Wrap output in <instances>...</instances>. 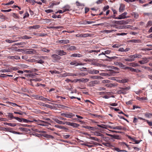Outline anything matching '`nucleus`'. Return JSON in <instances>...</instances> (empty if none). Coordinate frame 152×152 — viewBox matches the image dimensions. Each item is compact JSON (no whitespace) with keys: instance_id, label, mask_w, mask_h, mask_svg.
I'll list each match as a JSON object with an SVG mask.
<instances>
[{"instance_id":"40","label":"nucleus","mask_w":152,"mask_h":152,"mask_svg":"<svg viewBox=\"0 0 152 152\" xmlns=\"http://www.w3.org/2000/svg\"><path fill=\"white\" fill-rule=\"evenodd\" d=\"M105 56L106 57H107V58L111 59V60L115 59H116L118 58L116 56H115L110 57L108 56H107L106 55H105Z\"/></svg>"},{"instance_id":"7","label":"nucleus","mask_w":152,"mask_h":152,"mask_svg":"<svg viewBox=\"0 0 152 152\" xmlns=\"http://www.w3.org/2000/svg\"><path fill=\"white\" fill-rule=\"evenodd\" d=\"M65 124L71 126L73 127H77L79 126V125L77 123H71L67 121L65 122Z\"/></svg>"},{"instance_id":"56","label":"nucleus","mask_w":152,"mask_h":152,"mask_svg":"<svg viewBox=\"0 0 152 152\" xmlns=\"http://www.w3.org/2000/svg\"><path fill=\"white\" fill-rule=\"evenodd\" d=\"M146 121L147 123L148 124L149 126H152V121H149L148 120H146Z\"/></svg>"},{"instance_id":"57","label":"nucleus","mask_w":152,"mask_h":152,"mask_svg":"<svg viewBox=\"0 0 152 152\" xmlns=\"http://www.w3.org/2000/svg\"><path fill=\"white\" fill-rule=\"evenodd\" d=\"M110 107L111 109H114L115 111H120L119 109H117L112 107Z\"/></svg>"},{"instance_id":"17","label":"nucleus","mask_w":152,"mask_h":152,"mask_svg":"<svg viewBox=\"0 0 152 152\" xmlns=\"http://www.w3.org/2000/svg\"><path fill=\"white\" fill-rule=\"evenodd\" d=\"M53 120L55 121L57 123L59 124H65V122L64 123L62 121H61L59 120H58L57 118H55L53 119Z\"/></svg>"},{"instance_id":"51","label":"nucleus","mask_w":152,"mask_h":152,"mask_svg":"<svg viewBox=\"0 0 152 152\" xmlns=\"http://www.w3.org/2000/svg\"><path fill=\"white\" fill-rule=\"evenodd\" d=\"M87 129H91V130H95V129H96L95 128H94V127H92L88 126V127H87Z\"/></svg>"},{"instance_id":"9","label":"nucleus","mask_w":152,"mask_h":152,"mask_svg":"<svg viewBox=\"0 0 152 152\" xmlns=\"http://www.w3.org/2000/svg\"><path fill=\"white\" fill-rule=\"evenodd\" d=\"M142 60L139 61L138 62L141 64H144L147 63L149 61V60H147L146 57L142 58Z\"/></svg>"},{"instance_id":"10","label":"nucleus","mask_w":152,"mask_h":152,"mask_svg":"<svg viewBox=\"0 0 152 152\" xmlns=\"http://www.w3.org/2000/svg\"><path fill=\"white\" fill-rule=\"evenodd\" d=\"M56 52L57 54L60 56L65 55L66 54V53L62 50H57Z\"/></svg>"},{"instance_id":"46","label":"nucleus","mask_w":152,"mask_h":152,"mask_svg":"<svg viewBox=\"0 0 152 152\" xmlns=\"http://www.w3.org/2000/svg\"><path fill=\"white\" fill-rule=\"evenodd\" d=\"M70 45H64V47L66 49V50L69 51V48H70Z\"/></svg>"},{"instance_id":"25","label":"nucleus","mask_w":152,"mask_h":152,"mask_svg":"<svg viewBox=\"0 0 152 152\" xmlns=\"http://www.w3.org/2000/svg\"><path fill=\"white\" fill-rule=\"evenodd\" d=\"M145 116L146 117L150 118L152 117V113L147 112L145 114Z\"/></svg>"},{"instance_id":"43","label":"nucleus","mask_w":152,"mask_h":152,"mask_svg":"<svg viewBox=\"0 0 152 152\" xmlns=\"http://www.w3.org/2000/svg\"><path fill=\"white\" fill-rule=\"evenodd\" d=\"M114 138L120 140L121 139V137L118 135H114Z\"/></svg>"},{"instance_id":"35","label":"nucleus","mask_w":152,"mask_h":152,"mask_svg":"<svg viewBox=\"0 0 152 152\" xmlns=\"http://www.w3.org/2000/svg\"><path fill=\"white\" fill-rule=\"evenodd\" d=\"M131 140H132V141L133 142H134L135 143V144H138L140 142V141L136 140H135L132 138H131Z\"/></svg>"},{"instance_id":"20","label":"nucleus","mask_w":152,"mask_h":152,"mask_svg":"<svg viewBox=\"0 0 152 152\" xmlns=\"http://www.w3.org/2000/svg\"><path fill=\"white\" fill-rule=\"evenodd\" d=\"M125 9V6L123 4H121L119 8V11L120 12H123Z\"/></svg>"},{"instance_id":"5","label":"nucleus","mask_w":152,"mask_h":152,"mask_svg":"<svg viewBox=\"0 0 152 152\" xmlns=\"http://www.w3.org/2000/svg\"><path fill=\"white\" fill-rule=\"evenodd\" d=\"M110 68L111 69H110L109 70L110 71V72L111 75H113L115 73H118V72H115L113 70H112V69H114L115 70L118 71L119 70V69L118 68L116 67H115L113 66H110Z\"/></svg>"},{"instance_id":"32","label":"nucleus","mask_w":152,"mask_h":152,"mask_svg":"<svg viewBox=\"0 0 152 152\" xmlns=\"http://www.w3.org/2000/svg\"><path fill=\"white\" fill-rule=\"evenodd\" d=\"M129 65L134 67H135L139 66V65L137 64L134 62L130 63Z\"/></svg>"},{"instance_id":"63","label":"nucleus","mask_w":152,"mask_h":152,"mask_svg":"<svg viewBox=\"0 0 152 152\" xmlns=\"http://www.w3.org/2000/svg\"><path fill=\"white\" fill-rule=\"evenodd\" d=\"M133 15L134 17L136 18H137L138 16V14L137 13H134Z\"/></svg>"},{"instance_id":"26","label":"nucleus","mask_w":152,"mask_h":152,"mask_svg":"<svg viewBox=\"0 0 152 152\" xmlns=\"http://www.w3.org/2000/svg\"><path fill=\"white\" fill-rule=\"evenodd\" d=\"M102 144L104 145L107 147H110L113 146V145L110 143L102 142Z\"/></svg>"},{"instance_id":"44","label":"nucleus","mask_w":152,"mask_h":152,"mask_svg":"<svg viewBox=\"0 0 152 152\" xmlns=\"http://www.w3.org/2000/svg\"><path fill=\"white\" fill-rule=\"evenodd\" d=\"M9 117L11 118V119L14 118H15V117H14L12 113H9L8 115Z\"/></svg>"},{"instance_id":"38","label":"nucleus","mask_w":152,"mask_h":152,"mask_svg":"<svg viewBox=\"0 0 152 152\" xmlns=\"http://www.w3.org/2000/svg\"><path fill=\"white\" fill-rule=\"evenodd\" d=\"M115 30H105L104 31L105 32L107 33H110L112 32L113 31H115Z\"/></svg>"},{"instance_id":"30","label":"nucleus","mask_w":152,"mask_h":152,"mask_svg":"<svg viewBox=\"0 0 152 152\" xmlns=\"http://www.w3.org/2000/svg\"><path fill=\"white\" fill-rule=\"evenodd\" d=\"M133 56H132L134 58V59L135 58H140L142 57V56L139 54H136L134 55H133Z\"/></svg>"},{"instance_id":"28","label":"nucleus","mask_w":152,"mask_h":152,"mask_svg":"<svg viewBox=\"0 0 152 152\" xmlns=\"http://www.w3.org/2000/svg\"><path fill=\"white\" fill-rule=\"evenodd\" d=\"M64 9L63 11V12H65L67 11H69V9H70V7L69 6H66L64 7Z\"/></svg>"},{"instance_id":"49","label":"nucleus","mask_w":152,"mask_h":152,"mask_svg":"<svg viewBox=\"0 0 152 152\" xmlns=\"http://www.w3.org/2000/svg\"><path fill=\"white\" fill-rule=\"evenodd\" d=\"M118 66L123 69H124V68L125 65H124L122 63L120 62Z\"/></svg>"},{"instance_id":"58","label":"nucleus","mask_w":152,"mask_h":152,"mask_svg":"<svg viewBox=\"0 0 152 152\" xmlns=\"http://www.w3.org/2000/svg\"><path fill=\"white\" fill-rule=\"evenodd\" d=\"M29 15V14L27 12L25 13V15L23 16V18L24 19L26 17H28Z\"/></svg>"},{"instance_id":"61","label":"nucleus","mask_w":152,"mask_h":152,"mask_svg":"<svg viewBox=\"0 0 152 152\" xmlns=\"http://www.w3.org/2000/svg\"><path fill=\"white\" fill-rule=\"evenodd\" d=\"M6 42L9 43H11L15 42V41H13L12 40H6Z\"/></svg>"},{"instance_id":"37","label":"nucleus","mask_w":152,"mask_h":152,"mask_svg":"<svg viewBox=\"0 0 152 152\" xmlns=\"http://www.w3.org/2000/svg\"><path fill=\"white\" fill-rule=\"evenodd\" d=\"M31 37H28L27 35H25L22 37V39H30Z\"/></svg>"},{"instance_id":"8","label":"nucleus","mask_w":152,"mask_h":152,"mask_svg":"<svg viewBox=\"0 0 152 152\" xmlns=\"http://www.w3.org/2000/svg\"><path fill=\"white\" fill-rule=\"evenodd\" d=\"M130 88V87L129 86L119 88V89L121 90L122 92H124V95L126 94L127 93V91H128Z\"/></svg>"},{"instance_id":"62","label":"nucleus","mask_w":152,"mask_h":152,"mask_svg":"<svg viewBox=\"0 0 152 152\" xmlns=\"http://www.w3.org/2000/svg\"><path fill=\"white\" fill-rule=\"evenodd\" d=\"M26 1L29 3H34L35 1L34 0H26Z\"/></svg>"},{"instance_id":"18","label":"nucleus","mask_w":152,"mask_h":152,"mask_svg":"<svg viewBox=\"0 0 152 152\" xmlns=\"http://www.w3.org/2000/svg\"><path fill=\"white\" fill-rule=\"evenodd\" d=\"M1 129L3 131H6L10 132H11L12 131V130H11L12 129L9 128L1 127Z\"/></svg>"},{"instance_id":"64","label":"nucleus","mask_w":152,"mask_h":152,"mask_svg":"<svg viewBox=\"0 0 152 152\" xmlns=\"http://www.w3.org/2000/svg\"><path fill=\"white\" fill-rule=\"evenodd\" d=\"M56 4L54 3H51L49 6V7L50 8H52L53 7L54 5H56Z\"/></svg>"},{"instance_id":"4","label":"nucleus","mask_w":152,"mask_h":152,"mask_svg":"<svg viewBox=\"0 0 152 152\" xmlns=\"http://www.w3.org/2000/svg\"><path fill=\"white\" fill-rule=\"evenodd\" d=\"M61 115L64 116L67 118H72L75 116V115L74 114L71 113H61Z\"/></svg>"},{"instance_id":"15","label":"nucleus","mask_w":152,"mask_h":152,"mask_svg":"<svg viewBox=\"0 0 152 152\" xmlns=\"http://www.w3.org/2000/svg\"><path fill=\"white\" fill-rule=\"evenodd\" d=\"M35 52H36V51L34 49H27L25 52V53L27 54H31L34 53Z\"/></svg>"},{"instance_id":"55","label":"nucleus","mask_w":152,"mask_h":152,"mask_svg":"<svg viewBox=\"0 0 152 152\" xmlns=\"http://www.w3.org/2000/svg\"><path fill=\"white\" fill-rule=\"evenodd\" d=\"M11 133L15 134H21L22 133H20L18 132H16L14 131H12L11 132Z\"/></svg>"},{"instance_id":"36","label":"nucleus","mask_w":152,"mask_h":152,"mask_svg":"<svg viewBox=\"0 0 152 152\" xmlns=\"http://www.w3.org/2000/svg\"><path fill=\"white\" fill-rule=\"evenodd\" d=\"M76 5L77 6H84V5L83 4L80 3L78 1H77L76 2Z\"/></svg>"},{"instance_id":"48","label":"nucleus","mask_w":152,"mask_h":152,"mask_svg":"<svg viewBox=\"0 0 152 152\" xmlns=\"http://www.w3.org/2000/svg\"><path fill=\"white\" fill-rule=\"evenodd\" d=\"M61 28V26H50V27L49 28H54V29H58Z\"/></svg>"},{"instance_id":"27","label":"nucleus","mask_w":152,"mask_h":152,"mask_svg":"<svg viewBox=\"0 0 152 152\" xmlns=\"http://www.w3.org/2000/svg\"><path fill=\"white\" fill-rule=\"evenodd\" d=\"M117 23L120 24H126L127 23V22L124 20H121L118 21Z\"/></svg>"},{"instance_id":"59","label":"nucleus","mask_w":152,"mask_h":152,"mask_svg":"<svg viewBox=\"0 0 152 152\" xmlns=\"http://www.w3.org/2000/svg\"><path fill=\"white\" fill-rule=\"evenodd\" d=\"M109 105L113 106H117L118 104L116 103H110Z\"/></svg>"},{"instance_id":"34","label":"nucleus","mask_w":152,"mask_h":152,"mask_svg":"<svg viewBox=\"0 0 152 152\" xmlns=\"http://www.w3.org/2000/svg\"><path fill=\"white\" fill-rule=\"evenodd\" d=\"M76 76V75H74L72 73H65L64 74V76L65 77L68 76Z\"/></svg>"},{"instance_id":"53","label":"nucleus","mask_w":152,"mask_h":152,"mask_svg":"<svg viewBox=\"0 0 152 152\" xmlns=\"http://www.w3.org/2000/svg\"><path fill=\"white\" fill-rule=\"evenodd\" d=\"M11 10V9H10L7 10H1V11L3 12H8L10 11Z\"/></svg>"},{"instance_id":"2","label":"nucleus","mask_w":152,"mask_h":152,"mask_svg":"<svg viewBox=\"0 0 152 152\" xmlns=\"http://www.w3.org/2000/svg\"><path fill=\"white\" fill-rule=\"evenodd\" d=\"M108 128L110 129H118L120 130H126V128L124 127H123L121 126H116L115 127H113L110 126H107Z\"/></svg>"},{"instance_id":"14","label":"nucleus","mask_w":152,"mask_h":152,"mask_svg":"<svg viewBox=\"0 0 152 152\" xmlns=\"http://www.w3.org/2000/svg\"><path fill=\"white\" fill-rule=\"evenodd\" d=\"M69 41L68 39L66 40H58L57 41V42L58 43H61V44H67L69 43Z\"/></svg>"},{"instance_id":"1","label":"nucleus","mask_w":152,"mask_h":152,"mask_svg":"<svg viewBox=\"0 0 152 152\" xmlns=\"http://www.w3.org/2000/svg\"><path fill=\"white\" fill-rule=\"evenodd\" d=\"M32 96L35 99H36L37 100H42L43 101H51L50 100L48 99L47 98H45L43 96H39V95H33Z\"/></svg>"},{"instance_id":"60","label":"nucleus","mask_w":152,"mask_h":152,"mask_svg":"<svg viewBox=\"0 0 152 152\" xmlns=\"http://www.w3.org/2000/svg\"><path fill=\"white\" fill-rule=\"evenodd\" d=\"M117 93L118 94H123L124 95V92H122V91H121V90L120 89L119 90H118L117 91Z\"/></svg>"},{"instance_id":"42","label":"nucleus","mask_w":152,"mask_h":152,"mask_svg":"<svg viewBox=\"0 0 152 152\" xmlns=\"http://www.w3.org/2000/svg\"><path fill=\"white\" fill-rule=\"evenodd\" d=\"M10 72V70L7 69H3L1 70L0 72Z\"/></svg>"},{"instance_id":"22","label":"nucleus","mask_w":152,"mask_h":152,"mask_svg":"<svg viewBox=\"0 0 152 152\" xmlns=\"http://www.w3.org/2000/svg\"><path fill=\"white\" fill-rule=\"evenodd\" d=\"M69 51L73 50H77L76 47L73 46H70V48H69Z\"/></svg>"},{"instance_id":"45","label":"nucleus","mask_w":152,"mask_h":152,"mask_svg":"<svg viewBox=\"0 0 152 152\" xmlns=\"http://www.w3.org/2000/svg\"><path fill=\"white\" fill-rule=\"evenodd\" d=\"M50 72L52 74H58L59 73L56 70H53L52 71L50 70Z\"/></svg>"},{"instance_id":"11","label":"nucleus","mask_w":152,"mask_h":152,"mask_svg":"<svg viewBox=\"0 0 152 152\" xmlns=\"http://www.w3.org/2000/svg\"><path fill=\"white\" fill-rule=\"evenodd\" d=\"M51 57L53 59V61L54 62H55L57 61L60 58V56L56 54L52 55Z\"/></svg>"},{"instance_id":"31","label":"nucleus","mask_w":152,"mask_h":152,"mask_svg":"<svg viewBox=\"0 0 152 152\" xmlns=\"http://www.w3.org/2000/svg\"><path fill=\"white\" fill-rule=\"evenodd\" d=\"M131 71L134 72L136 73L140 72L141 71L138 69H135L132 68L131 69Z\"/></svg>"},{"instance_id":"3","label":"nucleus","mask_w":152,"mask_h":152,"mask_svg":"<svg viewBox=\"0 0 152 152\" xmlns=\"http://www.w3.org/2000/svg\"><path fill=\"white\" fill-rule=\"evenodd\" d=\"M50 124L48 122L41 120L39 121V123L38 124V125L43 126H48Z\"/></svg>"},{"instance_id":"6","label":"nucleus","mask_w":152,"mask_h":152,"mask_svg":"<svg viewBox=\"0 0 152 152\" xmlns=\"http://www.w3.org/2000/svg\"><path fill=\"white\" fill-rule=\"evenodd\" d=\"M127 14V12H124L121 14L119 15L118 17V18H117V19H121L129 18V17L126 16Z\"/></svg>"},{"instance_id":"33","label":"nucleus","mask_w":152,"mask_h":152,"mask_svg":"<svg viewBox=\"0 0 152 152\" xmlns=\"http://www.w3.org/2000/svg\"><path fill=\"white\" fill-rule=\"evenodd\" d=\"M23 122L26 123L32 122V121L30 120H28V119H24V118H23Z\"/></svg>"},{"instance_id":"19","label":"nucleus","mask_w":152,"mask_h":152,"mask_svg":"<svg viewBox=\"0 0 152 152\" xmlns=\"http://www.w3.org/2000/svg\"><path fill=\"white\" fill-rule=\"evenodd\" d=\"M40 27V26L39 25H36L34 26H31L28 27L29 28V29H31V28H33L34 29H37L39 28Z\"/></svg>"},{"instance_id":"21","label":"nucleus","mask_w":152,"mask_h":152,"mask_svg":"<svg viewBox=\"0 0 152 152\" xmlns=\"http://www.w3.org/2000/svg\"><path fill=\"white\" fill-rule=\"evenodd\" d=\"M8 58L12 59H18L20 58V57L18 56H9Z\"/></svg>"},{"instance_id":"39","label":"nucleus","mask_w":152,"mask_h":152,"mask_svg":"<svg viewBox=\"0 0 152 152\" xmlns=\"http://www.w3.org/2000/svg\"><path fill=\"white\" fill-rule=\"evenodd\" d=\"M15 119L18 120L20 122H21L23 121V118H20L18 117H15Z\"/></svg>"},{"instance_id":"52","label":"nucleus","mask_w":152,"mask_h":152,"mask_svg":"<svg viewBox=\"0 0 152 152\" xmlns=\"http://www.w3.org/2000/svg\"><path fill=\"white\" fill-rule=\"evenodd\" d=\"M91 36V34H83V37H85Z\"/></svg>"},{"instance_id":"23","label":"nucleus","mask_w":152,"mask_h":152,"mask_svg":"<svg viewBox=\"0 0 152 152\" xmlns=\"http://www.w3.org/2000/svg\"><path fill=\"white\" fill-rule=\"evenodd\" d=\"M82 56L81 54H77V53H75V54H72L71 56V57H80Z\"/></svg>"},{"instance_id":"12","label":"nucleus","mask_w":152,"mask_h":152,"mask_svg":"<svg viewBox=\"0 0 152 152\" xmlns=\"http://www.w3.org/2000/svg\"><path fill=\"white\" fill-rule=\"evenodd\" d=\"M70 65H74V66H77L78 65H83V64L82 63H78L76 61H74L72 62H71L70 63Z\"/></svg>"},{"instance_id":"50","label":"nucleus","mask_w":152,"mask_h":152,"mask_svg":"<svg viewBox=\"0 0 152 152\" xmlns=\"http://www.w3.org/2000/svg\"><path fill=\"white\" fill-rule=\"evenodd\" d=\"M127 34L125 33H119L117 34V35L118 36H124L126 35Z\"/></svg>"},{"instance_id":"16","label":"nucleus","mask_w":152,"mask_h":152,"mask_svg":"<svg viewBox=\"0 0 152 152\" xmlns=\"http://www.w3.org/2000/svg\"><path fill=\"white\" fill-rule=\"evenodd\" d=\"M99 72L98 70L93 69L89 70L88 72L91 74H96L98 73Z\"/></svg>"},{"instance_id":"41","label":"nucleus","mask_w":152,"mask_h":152,"mask_svg":"<svg viewBox=\"0 0 152 152\" xmlns=\"http://www.w3.org/2000/svg\"><path fill=\"white\" fill-rule=\"evenodd\" d=\"M152 25V22L151 21H149L146 24V27H148L151 26Z\"/></svg>"},{"instance_id":"24","label":"nucleus","mask_w":152,"mask_h":152,"mask_svg":"<svg viewBox=\"0 0 152 152\" xmlns=\"http://www.w3.org/2000/svg\"><path fill=\"white\" fill-rule=\"evenodd\" d=\"M4 124L7 125H8V126H10L12 127H14L16 126V124L14 123H8L7 122H5L4 123Z\"/></svg>"},{"instance_id":"29","label":"nucleus","mask_w":152,"mask_h":152,"mask_svg":"<svg viewBox=\"0 0 152 152\" xmlns=\"http://www.w3.org/2000/svg\"><path fill=\"white\" fill-rule=\"evenodd\" d=\"M130 42L135 43H139L141 42V41L139 39H133L130 40Z\"/></svg>"},{"instance_id":"47","label":"nucleus","mask_w":152,"mask_h":152,"mask_svg":"<svg viewBox=\"0 0 152 152\" xmlns=\"http://www.w3.org/2000/svg\"><path fill=\"white\" fill-rule=\"evenodd\" d=\"M41 50L45 52H50V50L47 49L45 48H44L42 49Z\"/></svg>"},{"instance_id":"54","label":"nucleus","mask_w":152,"mask_h":152,"mask_svg":"<svg viewBox=\"0 0 152 152\" xmlns=\"http://www.w3.org/2000/svg\"><path fill=\"white\" fill-rule=\"evenodd\" d=\"M45 11L48 13H51L53 12V11L52 10L50 9L45 10Z\"/></svg>"},{"instance_id":"13","label":"nucleus","mask_w":152,"mask_h":152,"mask_svg":"<svg viewBox=\"0 0 152 152\" xmlns=\"http://www.w3.org/2000/svg\"><path fill=\"white\" fill-rule=\"evenodd\" d=\"M133 55L129 56L128 58H126L125 59V60L126 61L132 62L134 61V59L133 56Z\"/></svg>"}]
</instances>
